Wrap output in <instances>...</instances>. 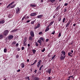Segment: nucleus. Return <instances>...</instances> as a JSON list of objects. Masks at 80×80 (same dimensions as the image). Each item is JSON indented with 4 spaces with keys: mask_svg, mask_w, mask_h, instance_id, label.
<instances>
[{
    "mask_svg": "<svg viewBox=\"0 0 80 80\" xmlns=\"http://www.w3.org/2000/svg\"><path fill=\"white\" fill-rule=\"evenodd\" d=\"M49 28L48 27H47L46 28V29L45 30V32H47V31H48V30H49Z\"/></svg>",
    "mask_w": 80,
    "mask_h": 80,
    "instance_id": "21",
    "label": "nucleus"
},
{
    "mask_svg": "<svg viewBox=\"0 0 80 80\" xmlns=\"http://www.w3.org/2000/svg\"><path fill=\"white\" fill-rule=\"evenodd\" d=\"M75 25H76V24H74L73 25V26H74V27H75Z\"/></svg>",
    "mask_w": 80,
    "mask_h": 80,
    "instance_id": "63",
    "label": "nucleus"
},
{
    "mask_svg": "<svg viewBox=\"0 0 80 80\" xmlns=\"http://www.w3.org/2000/svg\"><path fill=\"white\" fill-rule=\"evenodd\" d=\"M27 38L25 37L24 40L23 42H27Z\"/></svg>",
    "mask_w": 80,
    "mask_h": 80,
    "instance_id": "23",
    "label": "nucleus"
},
{
    "mask_svg": "<svg viewBox=\"0 0 80 80\" xmlns=\"http://www.w3.org/2000/svg\"><path fill=\"white\" fill-rule=\"evenodd\" d=\"M37 42H38V43H42V40H38V41H37Z\"/></svg>",
    "mask_w": 80,
    "mask_h": 80,
    "instance_id": "22",
    "label": "nucleus"
},
{
    "mask_svg": "<svg viewBox=\"0 0 80 80\" xmlns=\"http://www.w3.org/2000/svg\"><path fill=\"white\" fill-rule=\"evenodd\" d=\"M30 6L32 7H36V5L35 4L32 5L31 4L30 5Z\"/></svg>",
    "mask_w": 80,
    "mask_h": 80,
    "instance_id": "19",
    "label": "nucleus"
},
{
    "mask_svg": "<svg viewBox=\"0 0 80 80\" xmlns=\"http://www.w3.org/2000/svg\"><path fill=\"white\" fill-rule=\"evenodd\" d=\"M30 44H28V47H29L30 46Z\"/></svg>",
    "mask_w": 80,
    "mask_h": 80,
    "instance_id": "64",
    "label": "nucleus"
},
{
    "mask_svg": "<svg viewBox=\"0 0 80 80\" xmlns=\"http://www.w3.org/2000/svg\"><path fill=\"white\" fill-rule=\"evenodd\" d=\"M30 20H28L27 21V23H29L30 22Z\"/></svg>",
    "mask_w": 80,
    "mask_h": 80,
    "instance_id": "58",
    "label": "nucleus"
},
{
    "mask_svg": "<svg viewBox=\"0 0 80 80\" xmlns=\"http://www.w3.org/2000/svg\"><path fill=\"white\" fill-rule=\"evenodd\" d=\"M15 4L14 5H12L11 7H10V8H15Z\"/></svg>",
    "mask_w": 80,
    "mask_h": 80,
    "instance_id": "20",
    "label": "nucleus"
},
{
    "mask_svg": "<svg viewBox=\"0 0 80 80\" xmlns=\"http://www.w3.org/2000/svg\"><path fill=\"white\" fill-rule=\"evenodd\" d=\"M61 36V33L60 32L59 33L58 35V37H60Z\"/></svg>",
    "mask_w": 80,
    "mask_h": 80,
    "instance_id": "43",
    "label": "nucleus"
},
{
    "mask_svg": "<svg viewBox=\"0 0 80 80\" xmlns=\"http://www.w3.org/2000/svg\"><path fill=\"white\" fill-rule=\"evenodd\" d=\"M61 53L62 54H61V55H62L63 56H66L65 54H66V52L64 51H62L61 52Z\"/></svg>",
    "mask_w": 80,
    "mask_h": 80,
    "instance_id": "4",
    "label": "nucleus"
},
{
    "mask_svg": "<svg viewBox=\"0 0 80 80\" xmlns=\"http://www.w3.org/2000/svg\"><path fill=\"white\" fill-rule=\"evenodd\" d=\"M17 50H18V51H19L20 50V48H18V49H17Z\"/></svg>",
    "mask_w": 80,
    "mask_h": 80,
    "instance_id": "50",
    "label": "nucleus"
},
{
    "mask_svg": "<svg viewBox=\"0 0 80 80\" xmlns=\"http://www.w3.org/2000/svg\"><path fill=\"white\" fill-rule=\"evenodd\" d=\"M69 78H71L72 79H73V76H71L69 77Z\"/></svg>",
    "mask_w": 80,
    "mask_h": 80,
    "instance_id": "30",
    "label": "nucleus"
},
{
    "mask_svg": "<svg viewBox=\"0 0 80 80\" xmlns=\"http://www.w3.org/2000/svg\"><path fill=\"white\" fill-rule=\"evenodd\" d=\"M37 70H35V71H34V72H35V73L37 72Z\"/></svg>",
    "mask_w": 80,
    "mask_h": 80,
    "instance_id": "54",
    "label": "nucleus"
},
{
    "mask_svg": "<svg viewBox=\"0 0 80 80\" xmlns=\"http://www.w3.org/2000/svg\"><path fill=\"white\" fill-rule=\"evenodd\" d=\"M19 57V56L17 54V56H16V58H18Z\"/></svg>",
    "mask_w": 80,
    "mask_h": 80,
    "instance_id": "46",
    "label": "nucleus"
},
{
    "mask_svg": "<svg viewBox=\"0 0 80 80\" xmlns=\"http://www.w3.org/2000/svg\"><path fill=\"white\" fill-rule=\"evenodd\" d=\"M43 17V15H41L37 16L38 18H42Z\"/></svg>",
    "mask_w": 80,
    "mask_h": 80,
    "instance_id": "15",
    "label": "nucleus"
},
{
    "mask_svg": "<svg viewBox=\"0 0 80 80\" xmlns=\"http://www.w3.org/2000/svg\"><path fill=\"white\" fill-rule=\"evenodd\" d=\"M18 43H17L16 44V47H18Z\"/></svg>",
    "mask_w": 80,
    "mask_h": 80,
    "instance_id": "53",
    "label": "nucleus"
},
{
    "mask_svg": "<svg viewBox=\"0 0 80 80\" xmlns=\"http://www.w3.org/2000/svg\"><path fill=\"white\" fill-rule=\"evenodd\" d=\"M5 23V21L3 20L0 21V25L1 24H3Z\"/></svg>",
    "mask_w": 80,
    "mask_h": 80,
    "instance_id": "16",
    "label": "nucleus"
},
{
    "mask_svg": "<svg viewBox=\"0 0 80 80\" xmlns=\"http://www.w3.org/2000/svg\"><path fill=\"white\" fill-rule=\"evenodd\" d=\"M8 30H6L4 33V35L5 36H7L8 35Z\"/></svg>",
    "mask_w": 80,
    "mask_h": 80,
    "instance_id": "3",
    "label": "nucleus"
},
{
    "mask_svg": "<svg viewBox=\"0 0 80 80\" xmlns=\"http://www.w3.org/2000/svg\"><path fill=\"white\" fill-rule=\"evenodd\" d=\"M8 17L9 18H12V15L11 14H9L8 16Z\"/></svg>",
    "mask_w": 80,
    "mask_h": 80,
    "instance_id": "26",
    "label": "nucleus"
},
{
    "mask_svg": "<svg viewBox=\"0 0 80 80\" xmlns=\"http://www.w3.org/2000/svg\"><path fill=\"white\" fill-rule=\"evenodd\" d=\"M16 13H18L19 12H20V8H16Z\"/></svg>",
    "mask_w": 80,
    "mask_h": 80,
    "instance_id": "8",
    "label": "nucleus"
},
{
    "mask_svg": "<svg viewBox=\"0 0 80 80\" xmlns=\"http://www.w3.org/2000/svg\"><path fill=\"white\" fill-rule=\"evenodd\" d=\"M64 12H67V9H65Z\"/></svg>",
    "mask_w": 80,
    "mask_h": 80,
    "instance_id": "59",
    "label": "nucleus"
},
{
    "mask_svg": "<svg viewBox=\"0 0 80 80\" xmlns=\"http://www.w3.org/2000/svg\"><path fill=\"white\" fill-rule=\"evenodd\" d=\"M42 32H41L39 33V35H42Z\"/></svg>",
    "mask_w": 80,
    "mask_h": 80,
    "instance_id": "44",
    "label": "nucleus"
},
{
    "mask_svg": "<svg viewBox=\"0 0 80 80\" xmlns=\"http://www.w3.org/2000/svg\"><path fill=\"white\" fill-rule=\"evenodd\" d=\"M35 20L32 21L31 22V24H32V25H34V23H35Z\"/></svg>",
    "mask_w": 80,
    "mask_h": 80,
    "instance_id": "24",
    "label": "nucleus"
},
{
    "mask_svg": "<svg viewBox=\"0 0 80 80\" xmlns=\"http://www.w3.org/2000/svg\"><path fill=\"white\" fill-rule=\"evenodd\" d=\"M3 38V35H0V39H2Z\"/></svg>",
    "mask_w": 80,
    "mask_h": 80,
    "instance_id": "35",
    "label": "nucleus"
},
{
    "mask_svg": "<svg viewBox=\"0 0 80 80\" xmlns=\"http://www.w3.org/2000/svg\"><path fill=\"white\" fill-rule=\"evenodd\" d=\"M35 43H36V46L38 47V43H37V42H36Z\"/></svg>",
    "mask_w": 80,
    "mask_h": 80,
    "instance_id": "40",
    "label": "nucleus"
},
{
    "mask_svg": "<svg viewBox=\"0 0 80 80\" xmlns=\"http://www.w3.org/2000/svg\"><path fill=\"white\" fill-rule=\"evenodd\" d=\"M52 34L53 35H54L55 34V31H53L52 33Z\"/></svg>",
    "mask_w": 80,
    "mask_h": 80,
    "instance_id": "52",
    "label": "nucleus"
},
{
    "mask_svg": "<svg viewBox=\"0 0 80 80\" xmlns=\"http://www.w3.org/2000/svg\"><path fill=\"white\" fill-rule=\"evenodd\" d=\"M30 35L32 37H34V32L33 31H31L30 32Z\"/></svg>",
    "mask_w": 80,
    "mask_h": 80,
    "instance_id": "7",
    "label": "nucleus"
},
{
    "mask_svg": "<svg viewBox=\"0 0 80 80\" xmlns=\"http://www.w3.org/2000/svg\"><path fill=\"white\" fill-rule=\"evenodd\" d=\"M65 57H66V56H63L62 55H61V57H60V60H64Z\"/></svg>",
    "mask_w": 80,
    "mask_h": 80,
    "instance_id": "1",
    "label": "nucleus"
},
{
    "mask_svg": "<svg viewBox=\"0 0 80 80\" xmlns=\"http://www.w3.org/2000/svg\"><path fill=\"white\" fill-rule=\"evenodd\" d=\"M61 18H59V19H58L59 21H60V20H61Z\"/></svg>",
    "mask_w": 80,
    "mask_h": 80,
    "instance_id": "55",
    "label": "nucleus"
},
{
    "mask_svg": "<svg viewBox=\"0 0 80 80\" xmlns=\"http://www.w3.org/2000/svg\"><path fill=\"white\" fill-rule=\"evenodd\" d=\"M68 56H70V57H73V55H72V52H68Z\"/></svg>",
    "mask_w": 80,
    "mask_h": 80,
    "instance_id": "12",
    "label": "nucleus"
},
{
    "mask_svg": "<svg viewBox=\"0 0 80 80\" xmlns=\"http://www.w3.org/2000/svg\"><path fill=\"white\" fill-rule=\"evenodd\" d=\"M32 52H33V53L34 54H35V53L36 52V50H35V49H33L32 50Z\"/></svg>",
    "mask_w": 80,
    "mask_h": 80,
    "instance_id": "32",
    "label": "nucleus"
},
{
    "mask_svg": "<svg viewBox=\"0 0 80 80\" xmlns=\"http://www.w3.org/2000/svg\"><path fill=\"white\" fill-rule=\"evenodd\" d=\"M27 78L28 79H30V77H27Z\"/></svg>",
    "mask_w": 80,
    "mask_h": 80,
    "instance_id": "61",
    "label": "nucleus"
},
{
    "mask_svg": "<svg viewBox=\"0 0 80 80\" xmlns=\"http://www.w3.org/2000/svg\"><path fill=\"white\" fill-rule=\"evenodd\" d=\"M51 79V78H50V77H49L48 78V80H50Z\"/></svg>",
    "mask_w": 80,
    "mask_h": 80,
    "instance_id": "48",
    "label": "nucleus"
},
{
    "mask_svg": "<svg viewBox=\"0 0 80 80\" xmlns=\"http://www.w3.org/2000/svg\"><path fill=\"white\" fill-rule=\"evenodd\" d=\"M53 23H54V21H52V22H51L49 24V25H50V26H51V25H52V24Z\"/></svg>",
    "mask_w": 80,
    "mask_h": 80,
    "instance_id": "29",
    "label": "nucleus"
},
{
    "mask_svg": "<svg viewBox=\"0 0 80 80\" xmlns=\"http://www.w3.org/2000/svg\"><path fill=\"white\" fill-rule=\"evenodd\" d=\"M55 1V0H48V2H50V3H53Z\"/></svg>",
    "mask_w": 80,
    "mask_h": 80,
    "instance_id": "10",
    "label": "nucleus"
},
{
    "mask_svg": "<svg viewBox=\"0 0 80 80\" xmlns=\"http://www.w3.org/2000/svg\"><path fill=\"white\" fill-rule=\"evenodd\" d=\"M65 18H64L62 19V22L63 23H64L65 22Z\"/></svg>",
    "mask_w": 80,
    "mask_h": 80,
    "instance_id": "33",
    "label": "nucleus"
},
{
    "mask_svg": "<svg viewBox=\"0 0 80 80\" xmlns=\"http://www.w3.org/2000/svg\"><path fill=\"white\" fill-rule=\"evenodd\" d=\"M17 30H18V29H14L12 31V32H17Z\"/></svg>",
    "mask_w": 80,
    "mask_h": 80,
    "instance_id": "25",
    "label": "nucleus"
},
{
    "mask_svg": "<svg viewBox=\"0 0 80 80\" xmlns=\"http://www.w3.org/2000/svg\"><path fill=\"white\" fill-rule=\"evenodd\" d=\"M24 46H27V44L26 43V42H24L23 43Z\"/></svg>",
    "mask_w": 80,
    "mask_h": 80,
    "instance_id": "27",
    "label": "nucleus"
},
{
    "mask_svg": "<svg viewBox=\"0 0 80 80\" xmlns=\"http://www.w3.org/2000/svg\"><path fill=\"white\" fill-rule=\"evenodd\" d=\"M39 40H42V41H43L44 40V39L43 38H39Z\"/></svg>",
    "mask_w": 80,
    "mask_h": 80,
    "instance_id": "31",
    "label": "nucleus"
},
{
    "mask_svg": "<svg viewBox=\"0 0 80 80\" xmlns=\"http://www.w3.org/2000/svg\"><path fill=\"white\" fill-rule=\"evenodd\" d=\"M11 5L10 4L8 5V6L7 7V8H8V7H10V6Z\"/></svg>",
    "mask_w": 80,
    "mask_h": 80,
    "instance_id": "39",
    "label": "nucleus"
},
{
    "mask_svg": "<svg viewBox=\"0 0 80 80\" xmlns=\"http://www.w3.org/2000/svg\"><path fill=\"white\" fill-rule=\"evenodd\" d=\"M45 50V48H44L43 49H42V52H44Z\"/></svg>",
    "mask_w": 80,
    "mask_h": 80,
    "instance_id": "37",
    "label": "nucleus"
},
{
    "mask_svg": "<svg viewBox=\"0 0 80 80\" xmlns=\"http://www.w3.org/2000/svg\"><path fill=\"white\" fill-rule=\"evenodd\" d=\"M18 72H20V69H19L17 71Z\"/></svg>",
    "mask_w": 80,
    "mask_h": 80,
    "instance_id": "47",
    "label": "nucleus"
},
{
    "mask_svg": "<svg viewBox=\"0 0 80 80\" xmlns=\"http://www.w3.org/2000/svg\"><path fill=\"white\" fill-rule=\"evenodd\" d=\"M13 45H15V44H16V42L15 41H14L13 42Z\"/></svg>",
    "mask_w": 80,
    "mask_h": 80,
    "instance_id": "42",
    "label": "nucleus"
},
{
    "mask_svg": "<svg viewBox=\"0 0 80 80\" xmlns=\"http://www.w3.org/2000/svg\"><path fill=\"white\" fill-rule=\"evenodd\" d=\"M70 21H68V22L67 23L66 26V28L67 27H68V26H69V25H70Z\"/></svg>",
    "mask_w": 80,
    "mask_h": 80,
    "instance_id": "14",
    "label": "nucleus"
},
{
    "mask_svg": "<svg viewBox=\"0 0 80 80\" xmlns=\"http://www.w3.org/2000/svg\"><path fill=\"white\" fill-rule=\"evenodd\" d=\"M41 62V60H40L38 62V64L37 65L38 68L40 66V62Z\"/></svg>",
    "mask_w": 80,
    "mask_h": 80,
    "instance_id": "5",
    "label": "nucleus"
},
{
    "mask_svg": "<svg viewBox=\"0 0 80 80\" xmlns=\"http://www.w3.org/2000/svg\"><path fill=\"white\" fill-rule=\"evenodd\" d=\"M15 3L14 2H12L11 3H10V5H12L13 4V3Z\"/></svg>",
    "mask_w": 80,
    "mask_h": 80,
    "instance_id": "38",
    "label": "nucleus"
},
{
    "mask_svg": "<svg viewBox=\"0 0 80 80\" xmlns=\"http://www.w3.org/2000/svg\"><path fill=\"white\" fill-rule=\"evenodd\" d=\"M13 38V36L12 35H10L8 36V38L9 40H11Z\"/></svg>",
    "mask_w": 80,
    "mask_h": 80,
    "instance_id": "2",
    "label": "nucleus"
},
{
    "mask_svg": "<svg viewBox=\"0 0 80 80\" xmlns=\"http://www.w3.org/2000/svg\"><path fill=\"white\" fill-rule=\"evenodd\" d=\"M25 17H26V15L23 18H22V20H24V18H25Z\"/></svg>",
    "mask_w": 80,
    "mask_h": 80,
    "instance_id": "45",
    "label": "nucleus"
},
{
    "mask_svg": "<svg viewBox=\"0 0 80 80\" xmlns=\"http://www.w3.org/2000/svg\"><path fill=\"white\" fill-rule=\"evenodd\" d=\"M40 26V24L38 23L37 25V26L34 28L35 29H37V28H39Z\"/></svg>",
    "mask_w": 80,
    "mask_h": 80,
    "instance_id": "9",
    "label": "nucleus"
},
{
    "mask_svg": "<svg viewBox=\"0 0 80 80\" xmlns=\"http://www.w3.org/2000/svg\"><path fill=\"white\" fill-rule=\"evenodd\" d=\"M68 5V3H65L64 4V6H67Z\"/></svg>",
    "mask_w": 80,
    "mask_h": 80,
    "instance_id": "41",
    "label": "nucleus"
},
{
    "mask_svg": "<svg viewBox=\"0 0 80 80\" xmlns=\"http://www.w3.org/2000/svg\"><path fill=\"white\" fill-rule=\"evenodd\" d=\"M29 40H33V38L31 36L29 37Z\"/></svg>",
    "mask_w": 80,
    "mask_h": 80,
    "instance_id": "28",
    "label": "nucleus"
},
{
    "mask_svg": "<svg viewBox=\"0 0 80 80\" xmlns=\"http://www.w3.org/2000/svg\"><path fill=\"white\" fill-rule=\"evenodd\" d=\"M37 62V60H35V61H34V63H36V62Z\"/></svg>",
    "mask_w": 80,
    "mask_h": 80,
    "instance_id": "57",
    "label": "nucleus"
},
{
    "mask_svg": "<svg viewBox=\"0 0 80 80\" xmlns=\"http://www.w3.org/2000/svg\"><path fill=\"white\" fill-rule=\"evenodd\" d=\"M39 80V78H37V77H35L34 78V79L33 80Z\"/></svg>",
    "mask_w": 80,
    "mask_h": 80,
    "instance_id": "17",
    "label": "nucleus"
},
{
    "mask_svg": "<svg viewBox=\"0 0 80 80\" xmlns=\"http://www.w3.org/2000/svg\"><path fill=\"white\" fill-rule=\"evenodd\" d=\"M43 67V65H42L40 67V68H42Z\"/></svg>",
    "mask_w": 80,
    "mask_h": 80,
    "instance_id": "56",
    "label": "nucleus"
},
{
    "mask_svg": "<svg viewBox=\"0 0 80 80\" xmlns=\"http://www.w3.org/2000/svg\"><path fill=\"white\" fill-rule=\"evenodd\" d=\"M4 52L5 53H6V52H7V49L6 48H5L4 49Z\"/></svg>",
    "mask_w": 80,
    "mask_h": 80,
    "instance_id": "36",
    "label": "nucleus"
},
{
    "mask_svg": "<svg viewBox=\"0 0 80 80\" xmlns=\"http://www.w3.org/2000/svg\"><path fill=\"white\" fill-rule=\"evenodd\" d=\"M21 67L22 68H24V67H25V64H24V63H22L21 64Z\"/></svg>",
    "mask_w": 80,
    "mask_h": 80,
    "instance_id": "18",
    "label": "nucleus"
},
{
    "mask_svg": "<svg viewBox=\"0 0 80 80\" xmlns=\"http://www.w3.org/2000/svg\"><path fill=\"white\" fill-rule=\"evenodd\" d=\"M46 72L48 73L49 74H50V73H51V69L48 68Z\"/></svg>",
    "mask_w": 80,
    "mask_h": 80,
    "instance_id": "6",
    "label": "nucleus"
},
{
    "mask_svg": "<svg viewBox=\"0 0 80 80\" xmlns=\"http://www.w3.org/2000/svg\"><path fill=\"white\" fill-rule=\"evenodd\" d=\"M49 40V39H46V42H47Z\"/></svg>",
    "mask_w": 80,
    "mask_h": 80,
    "instance_id": "51",
    "label": "nucleus"
},
{
    "mask_svg": "<svg viewBox=\"0 0 80 80\" xmlns=\"http://www.w3.org/2000/svg\"><path fill=\"white\" fill-rule=\"evenodd\" d=\"M37 15V13H36L33 12L30 14V16H31L32 17L33 16H35Z\"/></svg>",
    "mask_w": 80,
    "mask_h": 80,
    "instance_id": "13",
    "label": "nucleus"
},
{
    "mask_svg": "<svg viewBox=\"0 0 80 80\" xmlns=\"http://www.w3.org/2000/svg\"><path fill=\"white\" fill-rule=\"evenodd\" d=\"M34 64H35V63L34 62H33L32 64H31V66H32V65H34Z\"/></svg>",
    "mask_w": 80,
    "mask_h": 80,
    "instance_id": "60",
    "label": "nucleus"
},
{
    "mask_svg": "<svg viewBox=\"0 0 80 80\" xmlns=\"http://www.w3.org/2000/svg\"><path fill=\"white\" fill-rule=\"evenodd\" d=\"M60 5L58 6L56 8V10H57V11H58V10H60Z\"/></svg>",
    "mask_w": 80,
    "mask_h": 80,
    "instance_id": "11",
    "label": "nucleus"
},
{
    "mask_svg": "<svg viewBox=\"0 0 80 80\" xmlns=\"http://www.w3.org/2000/svg\"><path fill=\"white\" fill-rule=\"evenodd\" d=\"M55 57H56V55H54V56H53L52 58V60L54 59V58H55Z\"/></svg>",
    "mask_w": 80,
    "mask_h": 80,
    "instance_id": "34",
    "label": "nucleus"
},
{
    "mask_svg": "<svg viewBox=\"0 0 80 80\" xmlns=\"http://www.w3.org/2000/svg\"><path fill=\"white\" fill-rule=\"evenodd\" d=\"M72 53H73V50H71V51Z\"/></svg>",
    "mask_w": 80,
    "mask_h": 80,
    "instance_id": "62",
    "label": "nucleus"
},
{
    "mask_svg": "<svg viewBox=\"0 0 80 80\" xmlns=\"http://www.w3.org/2000/svg\"><path fill=\"white\" fill-rule=\"evenodd\" d=\"M24 48H24V47H22V50H24Z\"/></svg>",
    "mask_w": 80,
    "mask_h": 80,
    "instance_id": "49",
    "label": "nucleus"
}]
</instances>
